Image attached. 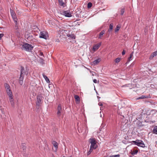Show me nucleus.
Instances as JSON below:
<instances>
[{
  "mask_svg": "<svg viewBox=\"0 0 157 157\" xmlns=\"http://www.w3.org/2000/svg\"><path fill=\"white\" fill-rule=\"evenodd\" d=\"M33 46L27 43H25L22 45L21 49L26 51H29L33 50Z\"/></svg>",
  "mask_w": 157,
  "mask_h": 157,
  "instance_id": "1",
  "label": "nucleus"
},
{
  "mask_svg": "<svg viewBox=\"0 0 157 157\" xmlns=\"http://www.w3.org/2000/svg\"><path fill=\"white\" fill-rule=\"evenodd\" d=\"M90 143L91 144L90 148L94 149H96L97 147V145L96 144L97 142L95 139H90Z\"/></svg>",
  "mask_w": 157,
  "mask_h": 157,
  "instance_id": "2",
  "label": "nucleus"
},
{
  "mask_svg": "<svg viewBox=\"0 0 157 157\" xmlns=\"http://www.w3.org/2000/svg\"><path fill=\"white\" fill-rule=\"evenodd\" d=\"M39 37L40 38L47 39L48 37V33L46 31L41 32L40 33Z\"/></svg>",
  "mask_w": 157,
  "mask_h": 157,
  "instance_id": "3",
  "label": "nucleus"
},
{
  "mask_svg": "<svg viewBox=\"0 0 157 157\" xmlns=\"http://www.w3.org/2000/svg\"><path fill=\"white\" fill-rule=\"evenodd\" d=\"M29 69L26 67L25 68L21 66V75H27L28 74Z\"/></svg>",
  "mask_w": 157,
  "mask_h": 157,
  "instance_id": "4",
  "label": "nucleus"
},
{
  "mask_svg": "<svg viewBox=\"0 0 157 157\" xmlns=\"http://www.w3.org/2000/svg\"><path fill=\"white\" fill-rule=\"evenodd\" d=\"M61 14L64 15L66 17H71L72 15L70 13L69 11H63L61 12Z\"/></svg>",
  "mask_w": 157,
  "mask_h": 157,
  "instance_id": "5",
  "label": "nucleus"
},
{
  "mask_svg": "<svg viewBox=\"0 0 157 157\" xmlns=\"http://www.w3.org/2000/svg\"><path fill=\"white\" fill-rule=\"evenodd\" d=\"M101 45V43L100 42L98 43L97 44L95 45H94L93 47L92 50L94 52L96 51L98 49Z\"/></svg>",
  "mask_w": 157,
  "mask_h": 157,
  "instance_id": "6",
  "label": "nucleus"
},
{
  "mask_svg": "<svg viewBox=\"0 0 157 157\" xmlns=\"http://www.w3.org/2000/svg\"><path fill=\"white\" fill-rule=\"evenodd\" d=\"M62 111V109L61 106V105L59 104L58 106L57 110V115L58 117H59L60 116Z\"/></svg>",
  "mask_w": 157,
  "mask_h": 157,
  "instance_id": "7",
  "label": "nucleus"
},
{
  "mask_svg": "<svg viewBox=\"0 0 157 157\" xmlns=\"http://www.w3.org/2000/svg\"><path fill=\"white\" fill-rule=\"evenodd\" d=\"M137 146L142 147H145V144L144 143L143 141L140 140V141L138 142Z\"/></svg>",
  "mask_w": 157,
  "mask_h": 157,
  "instance_id": "8",
  "label": "nucleus"
},
{
  "mask_svg": "<svg viewBox=\"0 0 157 157\" xmlns=\"http://www.w3.org/2000/svg\"><path fill=\"white\" fill-rule=\"evenodd\" d=\"M138 151L137 149H135L134 148L131 150L130 153H131V155H134L136 154Z\"/></svg>",
  "mask_w": 157,
  "mask_h": 157,
  "instance_id": "9",
  "label": "nucleus"
},
{
  "mask_svg": "<svg viewBox=\"0 0 157 157\" xmlns=\"http://www.w3.org/2000/svg\"><path fill=\"white\" fill-rule=\"evenodd\" d=\"M105 31L104 30H102L99 34V35L98 36V38L101 39L103 37V35L105 33Z\"/></svg>",
  "mask_w": 157,
  "mask_h": 157,
  "instance_id": "10",
  "label": "nucleus"
},
{
  "mask_svg": "<svg viewBox=\"0 0 157 157\" xmlns=\"http://www.w3.org/2000/svg\"><path fill=\"white\" fill-rule=\"evenodd\" d=\"M6 91L7 92L8 95L9 96V97L12 98L13 95L12 94V92L10 90V89H9L8 90H6Z\"/></svg>",
  "mask_w": 157,
  "mask_h": 157,
  "instance_id": "11",
  "label": "nucleus"
},
{
  "mask_svg": "<svg viewBox=\"0 0 157 157\" xmlns=\"http://www.w3.org/2000/svg\"><path fill=\"white\" fill-rule=\"evenodd\" d=\"M101 61L100 59L99 58L93 61L92 62V64L94 65L97 64Z\"/></svg>",
  "mask_w": 157,
  "mask_h": 157,
  "instance_id": "12",
  "label": "nucleus"
},
{
  "mask_svg": "<svg viewBox=\"0 0 157 157\" xmlns=\"http://www.w3.org/2000/svg\"><path fill=\"white\" fill-rule=\"evenodd\" d=\"M59 2L60 6H63V7H65V4L64 3L63 0H58Z\"/></svg>",
  "mask_w": 157,
  "mask_h": 157,
  "instance_id": "13",
  "label": "nucleus"
},
{
  "mask_svg": "<svg viewBox=\"0 0 157 157\" xmlns=\"http://www.w3.org/2000/svg\"><path fill=\"white\" fill-rule=\"evenodd\" d=\"M52 144L55 147V151H56L58 148V144L55 141H53L52 142Z\"/></svg>",
  "mask_w": 157,
  "mask_h": 157,
  "instance_id": "14",
  "label": "nucleus"
},
{
  "mask_svg": "<svg viewBox=\"0 0 157 157\" xmlns=\"http://www.w3.org/2000/svg\"><path fill=\"white\" fill-rule=\"evenodd\" d=\"M14 23H15V28L16 29H17L18 28V26L17 25L18 24V19L17 18L16 20H13Z\"/></svg>",
  "mask_w": 157,
  "mask_h": 157,
  "instance_id": "15",
  "label": "nucleus"
},
{
  "mask_svg": "<svg viewBox=\"0 0 157 157\" xmlns=\"http://www.w3.org/2000/svg\"><path fill=\"white\" fill-rule=\"evenodd\" d=\"M37 100L36 101V105L38 106H39L40 105V104L41 103V100L40 99H37Z\"/></svg>",
  "mask_w": 157,
  "mask_h": 157,
  "instance_id": "16",
  "label": "nucleus"
},
{
  "mask_svg": "<svg viewBox=\"0 0 157 157\" xmlns=\"http://www.w3.org/2000/svg\"><path fill=\"white\" fill-rule=\"evenodd\" d=\"M43 76V77L44 78L45 80L48 83H49L50 82V81L49 79L48 78V77L45 75L44 74H42Z\"/></svg>",
  "mask_w": 157,
  "mask_h": 157,
  "instance_id": "17",
  "label": "nucleus"
},
{
  "mask_svg": "<svg viewBox=\"0 0 157 157\" xmlns=\"http://www.w3.org/2000/svg\"><path fill=\"white\" fill-rule=\"evenodd\" d=\"M5 87L6 90H8L9 89H10V87L9 84L7 83H5Z\"/></svg>",
  "mask_w": 157,
  "mask_h": 157,
  "instance_id": "18",
  "label": "nucleus"
},
{
  "mask_svg": "<svg viewBox=\"0 0 157 157\" xmlns=\"http://www.w3.org/2000/svg\"><path fill=\"white\" fill-rule=\"evenodd\" d=\"M113 24L112 23H111L109 25V29L108 30V31L109 32H110L113 29Z\"/></svg>",
  "mask_w": 157,
  "mask_h": 157,
  "instance_id": "19",
  "label": "nucleus"
},
{
  "mask_svg": "<svg viewBox=\"0 0 157 157\" xmlns=\"http://www.w3.org/2000/svg\"><path fill=\"white\" fill-rule=\"evenodd\" d=\"M133 52H132L130 54L129 57L128 58V61H130L132 60V57L133 56Z\"/></svg>",
  "mask_w": 157,
  "mask_h": 157,
  "instance_id": "20",
  "label": "nucleus"
},
{
  "mask_svg": "<svg viewBox=\"0 0 157 157\" xmlns=\"http://www.w3.org/2000/svg\"><path fill=\"white\" fill-rule=\"evenodd\" d=\"M154 133L157 134V126H155L153 130Z\"/></svg>",
  "mask_w": 157,
  "mask_h": 157,
  "instance_id": "21",
  "label": "nucleus"
},
{
  "mask_svg": "<svg viewBox=\"0 0 157 157\" xmlns=\"http://www.w3.org/2000/svg\"><path fill=\"white\" fill-rule=\"evenodd\" d=\"M121 60V58H117L114 61L116 63H118L119 62H120Z\"/></svg>",
  "mask_w": 157,
  "mask_h": 157,
  "instance_id": "22",
  "label": "nucleus"
},
{
  "mask_svg": "<svg viewBox=\"0 0 157 157\" xmlns=\"http://www.w3.org/2000/svg\"><path fill=\"white\" fill-rule=\"evenodd\" d=\"M24 75H23L20 74V77L19 78V80L23 81Z\"/></svg>",
  "mask_w": 157,
  "mask_h": 157,
  "instance_id": "23",
  "label": "nucleus"
},
{
  "mask_svg": "<svg viewBox=\"0 0 157 157\" xmlns=\"http://www.w3.org/2000/svg\"><path fill=\"white\" fill-rule=\"evenodd\" d=\"M120 26H119L118 25H117V26L116 28L115 29V32H117L120 29Z\"/></svg>",
  "mask_w": 157,
  "mask_h": 157,
  "instance_id": "24",
  "label": "nucleus"
},
{
  "mask_svg": "<svg viewBox=\"0 0 157 157\" xmlns=\"http://www.w3.org/2000/svg\"><path fill=\"white\" fill-rule=\"evenodd\" d=\"M140 141V140H136V141H132V143L135 144V145H137L138 144V142Z\"/></svg>",
  "mask_w": 157,
  "mask_h": 157,
  "instance_id": "25",
  "label": "nucleus"
},
{
  "mask_svg": "<svg viewBox=\"0 0 157 157\" xmlns=\"http://www.w3.org/2000/svg\"><path fill=\"white\" fill-rule=\"evenodd\" d=\"M21 147L23 150H24L26 149V147L25 146V144H21Z\"/></svg>",
  "mask_w": 157,
  "mask_h": 157,
  "instance_id": "26",
  "label": "nucleus"
},
{
  "mask_svg": "<svg viewBox=\"0 0 157 157\" xmlns=\"http://www.w3.org/2000/svg\"><path fill=\"white\" fill-rule=\"evenodd\" d=\"M44 95L43 94H40L38 96L37 98H44Z\"/></svg>",
  "mask_w": 157,
  "mask_h": 157,
  "instance_id": "27",
  "label": "nucleus"
},
{
  "mask_svg": "<svg viewBox=\"0 0 157 157\" xmlns=\"http://www.w3.org/2000/svg\"><path fill=\"white\" fill-rule=\"evenodd\" d=\"M10 12L11 13V16H13L14 15H15L16 14L14 11H13V10H11V9H10Z\"/></svg>",
  "mask_w": 157,
  "mask_h": 157,
  "instance_id": "28",
  "label": "nucleus"
},
{
  "mask_svg": "<svg viewBox=\"0 0 157 157\" xmlns=\"http://www.w3.org/2000/svg\"><path fill=\"white\" fill-rule=\"evenodd\" d=\"M124 12V9H122L121 10V15H122Z\"/></svg>",
  "mask_w": 157,
  "mask_h": 157,
  "instance_id": "29",
  "label": "nucleus"
},
{
  "mask_svg": "<svg viewBox=\"0 0 157 157\" xmlns=\"http://www.w3.org/2000/svg\"><path fill=\"white\" fill-rule=\"evenodd\" d=\"M93 149H94L93 148H90L89 151L88 152H87V155H89L91 153V152L92 151Z\"/></svg>",
  "mask_w": 157,
  "mask_h": 157,
  "instance_id": "30",
  "label": "nucleus"
},
{
  "mask_svg": "<svg viewBox=\"0 0 157 157\" xmlns=\"http://www.w3.org/2000/svg\"><path fill=\"white\" fill-rule=\"evenodd\" d=\"M92 6V4L91 2H89L87 4V7L88 8H90Z\"/></svg>",
  "mask_w": 157,
  "mask_h": 157,
  "instance_id": "31",
  "label": "nucleus"
},
{
  "mask_svg": "<svg viewBox=\"0 0 157 157\" xmlns=\"http://www.w3.org/2000/svg\"><path fill=\"white\" fill-rule=\"evenodd\" d=\"M75 101L77 104H79L80 101V99H75Z\"/></svg>",
  "mask_w": 157,
  "mask_h": 157,
  "instance_id": "32",
  "label": "nucleus"
},
{
  "mask_svg": "<svg viewBox=\"0 0 157 157\" xmlns=\"http://www.w3.org/2000/svg\"><path fill=\"white\" fill-rule=\"evenodd\" d=\"M120 155L119 154L117 155H113L112 156H110V157H120Z\"/></svg>",
  "mask_w": 157,
  "mask_h": 157,
  "instance_id": "33",
  "label": "nucleus"
},
{
  "mask_svg": "<svg viewBox=\"0 0 157 157\" xmlns=\"http://www.w3.org/2000/svg\"><path fill=\"white\" fill-rule=\"evenodd\" d=\"M12 18H13V20H16V19H17V17H16V15H13V16H12Z\"/></svg>",
  "mask_w": 157,
  "mask_h": 157,
  "instance_id": "34",
  "label": "nucleus"
},
{
  "mask_svg": "<svg viewBox=\"0 0 157 157\" xmlns=\"http://www.w3.org/2000/svg\"><path fill=\"white\" fill-rule=\"evenodd\" d=\"M70 36L73 39H75V36L74 34H72L71 35H70Z\"/></svg>",
  "mask_w": 157,
  "mask_h": 157,
  "instance_id": "35",
  "label": "nucleus"
},
{
  "mask_svg": "<svg viewBox=\"0 0 157 157\" xmlns=\"http://www.w3.org/2000/svg\"><path fill=\"white\" fill-rule=\"evenodd\" d=\"M147 96H142V97H139L138 98H147Z\"/></svg>",
  "mask_w": 157,
  "mask_h": 157,
  "instance_id": "36",
  "label": "nucleus"
},
{
  "mask_svg": "<svg viewBox=\"0 0 157 157\" xmlns=\"http://www.w3.org/2000/svg\"><path fill=\"white\" fill-rule=\"evenodd\" d=\"M19 83L20 85H22L23 83V81L19 80Z\"/></svg>",
  "mask_w": 157,
  "mask_h": 157,
  "instance_id": "37",
  "label": "nucleus"
},
{
  "mask_svg": "<svg viewBox=\"0 0 157 157\" xmlns=\"http://www.w3.org/2000/svg\"><path fill=\"white\" fill-rule=\"evenodd\" d=\"M74 98H80L79 96L77 95H74Z\"/></svg>",
  "mask_w": 157,
  "mask_h": 157,
  "instance_id": "38",
  "label": "nucleus"
},
{
  "mask_svg": "<svg viewBox=\"0 0 157 157\" xmlns=\"http://www.w3.org/2000/svg\"><path fill=\"white\" fill-rule=\"evenodd\" d=\"M4 36V34L2 33L0 34V40L1 39L2 37Z\"/></svg>",
  "mask_w": 157,
  "mask_h": 157,
  "instance_id": "39",
  "label": "nucleus"
},
{
  "mask_svg": "<svg viewBox=\"0 0 157 157\" xmlns=\"http://www.w3.org/2000/svg\"><path fill=\"white\" fill-rule=\"evenodd\" d=\"M13 101V99H10V101L11 102V105H13L12 102Z\"/></svg>",
  "mask_w": 157,
  "mask_h": 157,
  "instance_id": "40",
  "label": "nucleus"
},
{
  "mask_svg": "<svg viewBox=\"0 0 157 157\" xmlns=\"http://www.w3.org/2000/svg\"><path fill=\"white\" fill-rule=\"evenodd\" d=\"M0 110H1V111L2 112V113L3 114H4V111L3 110V109H0Z\"/></svg>",
  "mask_w": 157,
  "mask_h": 157,
  "instance_id": "41",
  "label": "nucleus"
},
{
  "mask_svg": "<svg viewBox=\"0 0 157 157\" xmlns=\"http://www.w3.org/2000/svg\"><path fill=\"white\" fill-rule=\"evenodd\" d=\"M98 105L100 106H102L103 105L102 103L101 102H99Z\"/></svg>",
  "mask_w": 157,
  "mask_h": 157,
  "instance_id": "42",
  "label": "nucleus"
},
{
  "mask_svg": "<svg viewBox=\"0 0 157 157\" xmlns=\"http://www.w3.org/2000/svg\"><path fill=\"white\" fill-rule=\"evenodd\" d=\"M125 51L124 50H123L122 52V55H124L125 54Z\"/></svg>",
  "mask_w": 157,
  "mask_h": 157,
  "instance_id": "43",
  "label": "nucleus"
},
{
  "mask_svg": "<svg viewBox=\"0 0 157 157\" xmlns=\"http://www.w3.org/2000/svg\"><path fill=\"white\" fill-rule=\"evenodd\" d=\"M93 82L94 83H97V80L96 79H94L93 80Z\"/></svg>",
  "mask_w": 157,
  "mask_h": 157,
  "instance_id": "44",
  "label": "nucleus"
},
{
  "mask_svg": "<svg viewBox=\"0 0 157 157\" xmlns=\"http://www.w3.org/2000/svg\"><path fill=\"white\" fill-rule=\"evenodd\" d=\"M94 74V73H92V75H93V76H94V75H95ZM95 74H96V73H95Z\"/></svg>",
  "mask_w": 157,
  "mask_h": 157,
  "instance_id": "45",
  "label": "nucleus"
},
{
  "mask_svg": "<svg viewBox=\"0 0 157 157\" xmlns=\"http://www.w3.org/2000/svg\"><path fill=\"white\" fill-rule=\"evenodd\" d=\"M12 103L13 104V105H12V106H13V105H14V102L13 101H12Z\"/></svg>",
  "mask_w": 157,
  "mask_h": 157,
  "instance_id": "46",
  "label": "nucleus"
},
{
  "mask_svg": "<svg viewBox=\"0 0 157 157\" xmlns=\"http://www.w3.org/2000/svg\"><path fill=\"white\" fill-rule=\"evenodd\" d=\"M90 73L92 72V73H95L94 72H93V71H90Z\"/></svg>",
  "mask_w": 157,
  "mask_h": 157,
  "instance_id": "47",
  "label": "nucleus"
},
{
  "mask_svg": "<svg viewBox=\"0 0 157 157\" xmlns=\"http://www.w3.org/2000/svg\"><path fill=\"white\" fill-rule=\"evenodd\" d=\"M52 157H55V156L53 155H52Z\"/></svg>",
  "mask_w": 157,
  "mask_h": 157,
  "instance_id": "48",
  "label": "nucleus"
},
{
  "mask_svg": "<svg viewBox=\"0 0 157 157\" xmlns=\"http://www.w3.org/2000/svg\"><path fill=\"white\" fill-rule=\"evenodd\" d=\"M1 101L0 100V104H1Z\"/></svg>",
  "mask_w": 157,
  "mask_h": 157,
  "instance_id": "49",
  "label": "nucleus"
},
{
  "mask_svg": "<svg viewBox=\"0 0 157 157\" xmlns=\"http://www.w3.org/2000/svg\"><path fill=\"white\" fill-rule=\"evenodd\" d=\"M1 117H2V115H1Z\"/></svg>",
  "mask_w": 157,
  "mask_h": 157,
  "instance_id": "50",
  "label": "nucleus"
},
{
  "mask_svg": "<svg viewBox=\"0 0 157 157\" xmlns=\"http://www.w3.org/2000/svg\"><path fill=\"white\" fill-rule=\"evenodd\" d=\"M98 98H100V97H98Z\"/></svg>",
  "mask_w": 157,
  "mask_h": 157,
  "instance_id": "51",
  "label": "nucleus"
},
{
  "mask_svg": "<svg viewBox=\"0 0 157 157\" xmlns=\"http://www.w3.org/2000/svg\"><path fill=\"white\" fill-rule=\"evenodd\" d=\"M63 157H65V156H63Z\"/></svg>",
  "mask_w": 157,
  "mask_h": 157,
  "instance_id": "52",
  "label": "nucleus"
},
{
  "mask_svg": "<svg viewBox=\"0 0 157 157\" xmlns=\"http://www.w3.org/2000/svg\"><path fill=\"white\" fill-rule=\"evenodd\" d=\"M0 28H1L0 27Z\"/></svg>",
  "mask_w": 157,
  "mask_h": 157,
  "instance_id": "53",
  "label": "nucleus"
}]
</instances>
